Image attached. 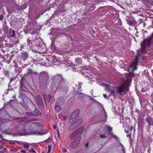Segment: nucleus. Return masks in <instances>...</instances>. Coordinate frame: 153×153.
Returning a JSON list of instances; mask_svg holds the SVG:
<instances>
[{
	"mask_svg": "<svg viewBox=\"0 0 153 153\" xmlns=\"http://www.w3.org/2000/svg\"><path fill=\"white\" fill-rule=\"evenodd\" d=\"M3 40L2 38L0 36V42L2 41Z\"/></svg>",
	"mask_w": 153,
	"mask_h": 153,
	"instance_id": "4d7b16f0",
	"label": "nucleus"
},
{
	"mask_svg": "<svg viewBox=\"0 0 153 153\" xmlns=\"http://www.w3.org/2000/svg\"><path fill=\"white\" fill-rule=\"evenodd\" d=\"M73 122L71 125L69 126L68 128V130L69 131H72L74 130L75 129H76L77 127H78Z\"/></svg>",
	"mask_w": 153,
	"mask_h": 153,
	"instance_id": "9b49d317",
	"label": "nucleus"
},
{
	"mask_svg": "<svg viewBox=\"0 0 153 153\" xmlns=\"http://www.w3.org/2000/svg\"><path fill=\"white\" fill-rule=\"evenodd\" d=\"M31 113H32V112H28L27 113V114L28 115H31Z\"/></svg>",
	"mask_w": 153,
	"mask_h": 153,
	"instance_id": "603ef678",
	"label": "nucleus"
},
{
	"mask_svg": "<svg viewBox=\"0 0 153 153\" xmlns=\"http://www.w3.org/2000/svg\"><path fill=\"white\" fill-rule=\"evenodd\" d=\"M79 111V109H76L73 112L71 116V118L72 119H75L78 115Z\"/></svg>",
	"mask_w": 153,
	"mask_h": 153,
	"instance_id": "6e6552de",
	"label": "nucleus"
},
{
	"mask_svg": "<svg viewBox=\"0 0 153 153\" xmlns=\"http://www.w3.org/2000/svg\"><path fill=\"white\" fill-rule=\"evenodd\" d=\"M27 69L28 70V72L29 73L32 72L33 70L30 68H27Z\"/></svg>",
	"mask_w": 153,
	"mask_h": 153,
	"instance_id": "c9c22d12",
	"label": "nucleus"
},
{
	"mask_svg": "<svg viewBox=\"0 0 153 153\" xmlns=\"http://www.w3.org/2000/svg\"><path fill=\"white\" fill-rule=\"evenodd\" d=\"M126 8L125 9V10L127 9L126 10L127 12H125V15H126V17L128 19H126L127 20H130L132 19H133L132 16V15L130 13V8L129 7L128 5H127L126 6Z\"/></svg>",
	"mask_w": 153,
	"mask_h": 153,
	"instance_id": "39448f33",
	"label": "nucleus"
},
{
	"mask_svg": "<svg viewBox=\"0 0 153 153\" xmlns=\"http://www.w3.org/2000/svg\"><path fill=\"white\" fill-rule=\"evenodd\" d=\"M27 44L30 48H33L36 46L33 40H30L28 39L27 40Z\"/></svg>",
	"mask_w": 153,
	"mask_h": 153,
	"instance_id": "9d476101",
	"label": "nucleus"
},
{
	"mask_svg": "<svg viewBox=\"0 0 153 153\" xmlns=\"http://www.w3.org/2000/svg\"><path fill=\"white\" fill-rule=\"evenodd\" d=\"M105 117L106 118H107V114H106V112H105Z\"/></svg>",
	"mask_w": 153,
	"mask_h": 153,
	"instance_id": "bf43d9fd",
	"label": "nucleus"
},
{
	"mask_svg": "<svg viewBox=\"0 0 153 153\" xmlns=\"http://www.w3.org/2000/svg\"><path fill=\"white\" fill-rule=\"evenodd\" d=\"M6 148H4V149H3V150H6Z\"/></svg>",
	"mask_w": 153,
	"mask_h": 153,
	"instance_id": "69168bd1",
	"label": "nucleus"
},
{
	"mask_svg": "<svg viewBox=\"0 0 153 153\" xmlns=\"http://www.w3.org/2000/svg\"><path fill=\"white\" fill-rule=\"evenodd\" d=\"M153 44V32L151 36L144 39L140 44L141 51L142 53H143L146 49V46H149Z\"/></svg>",
	"mask_w": 153,
	"mask_h": 153,
	"instance_id": "f03ea898",
	"label": "nucleus"
},
{
	"mask_svg": "<svg viewBox=\"0 0 153 153\" xmlns=\"http://www.w3.org/2000/svg\"><path fill=\"white\" fill-rule=\"evenodd\" d=\"M2 110V108H1V109H0V114H1V110Z\"/></svg>",
	"mask_w": 153,
	"mask_h": 153,
	"instance_id": "680f3d73",
	"label": "nucleus"
},
{
	"mask_svg": "<svg viewBox=\"0 0 153 153\" xmlns=\"http://www.w3.org/2000/svg\"><path fill=\"white\" fill-rule=\"evenodd\" d=\"M24 129L22 127H17L16 130L19 131H24Z\"/></svg>",
	"mask_w": 153,
	"mask_h": 153,
	"instance_id": "a878e982",
	"label": "nucleus"
},
{
	"mask_svg": "<svg viewBox=\"0 0 153 153\" xmlns=\"http://www.w3.org/2000/svg\"><path fill=\"white\" fill-rule=\"evenodd\" d=\"M127 137H129L130 139H131V136L129 134L127 135Z\"/></svg>",
	"mask_w": 153,
	"mask_h": 153,
	"instance_id": "6e6d98bb",
	"label": "nucleus"
},
{
	"mask_svg": "<svg viewBox=\"0 0 153 153\" xmlns=\"http://www.w3.org/2000/svg\"><path fill=\"white\" fill-rule=\"evenodd\" d=\"M4 74L5 76L8 77L9 76V71L7 70L4 71Z\"/></svg>",
	"mask_w": 153,
	"mask_h": 153,
	"instance_id": "b1692460",
	"label": "nucleus"
},
{
	"mask_svg": "<svg viewBox=\"0 0 153 153\" xmlns=\"http://www.w3.org/2000/svg\"><path fill=\"white\" fill-rule=\"evenodd\" d=\"M146 90L144 88H143L141 91V92H146Z\"/></svg>",
	"mask_w": 153,
	"mask_h": 153,
	"instance_id": "e433bc0d",
	"label": "nucleus"
},
{
	"mask_svg": "<svg viewBox=\"0 0 153 153\" xmlns=\"http://www.w3.org/2000/svg\"><path fill=\"white\" fill-rule=\"evenodd\" d=\"M55 109V110L58 111H60L61 109V108L58 105H56Z\"/></svg>",
	"mask_w": 153,
	"mask_h": 153,
	"instance_id": "393cba45",
	"label": "nucleus"
},
{
	"mask_svg": "<svg viewBox=\"0 0 153 153\" xmlns=\"http://www.w3.org/2000/svg\"><path fill=\"white\" fill-rule=\"evenodd\" d=\"M89 142H88L85 144V146L87 147H88V146H89Z\"/></svg>",
	"mask_w": 153,
	"mask_h": 153,
	"instance_id": "49530a36",
	"label": "nucleus"
},
{
	"mask_svg": "<svg viewBox=\"0 0 153 153\" xmlns=\"http://www.w3.org/2000/svg\"><path fill=\"white\" fill-rule=\"evenodd\" d=\"M51 138L49 137L47 140H45L43 141L44 142L49 143L51 142Z\"/></svg>",
	"mask_w": 153,
	"mask_h": 153,
	"instance_id": "bb28decb",
	"label": "nucleus"
},
{
	"mask_svg": "<svg viewBox=\"0 0 153 153\" xmlns=\"http://www.w3.org/2000/svg\"><path fill=\"white\" fill-rule=\"evenodd\" d=\"M29 151L33 153L36 152V151H35V150L33 148H31V150H29Z\"/></svg>",
	"mask_w": 153,
	"mask_h": 153,
	"instance_id": "ea45409f",
	"label": "nucleus"
},
{
	"mask_svg": "<svg viewBox=\"0 0 153 153\" xmlns=\"http://www.w3.org/2000/svg\"><path fill=\"white\" fill-rule=\"evenodd\" d=\"M118 93L122 94L124 91V81H123L122 84L117 88Z\"/></svg>",
	"mask_w": 153,
	"mask_h": 153,
	"instance_id": "1a4fd4ad",
	"label": "nucleus"
},
{
	"mask_svg": "<svg viewBox=\"0 0 153 153\" xmlns=\"http://www.w3.org/2000/svg\"><path fill=\"white\" fill-rule=\"evenodd\" d=\"M103 97L105 98H107V94H103Z\"/></svg>",
	"mask_w": 153,
	"mask_h": 153,
	"instance_id": "8fccbe9b",
	"label": "nucleus"
},
{
	"mask_svg": "<svg viewBox=\"0 0 153 153\" xmlns=\"http://www.w3.org/2000/svg\"><path fill=\"white\" fill-rule=\"evenodd\" d=\"M28 103H29L31 105L33 103L32 102L30 99H29V98H28Z\"/></svg>",
	"mask_w": 153,
	"mask_h": 153,
	"instance_id": "72a5a7b5",
	"label": "nucleus"
},
{
	"mask_svg": "<svg viewBox=\"0 0 153 153\" xmlns=\"http://www.w3.org/2000/svg\"><path fill=\"white\" fill-rule=\"evenodd\" d=\"M15 35V31L14 30H12V33L11 35V36L12 37H13Z\"/></svg>",
	"mask_w": 153,
	"mask_h": 153,
	"instance_id": "c85d7f7f",
	"label": "nucleus"
},
{
	"mask_svg": "<svg viewBox=\"0 0 153 153\" xmlns=\"http://www.w3.org/2000/svg\"><path fill=\"white\" fill-rule=\"evenodd\" d=\"M36 99L37 102H39L41 103H43V100L40 96H36Z\"/></svg>",
	"mask_w": 153,
	"mask_h": 153,
	"instance_id": "412c9836",
	"label": "nucleus"
},
{
	"mask_svg": "<svg viewBox=\"0 0 153 153\" xmlns=\"http://www.w3.org/2000/svg\"><path fill=\"white\" fill-rule=\"evenodd\" d=\"M138 121V123L140 126H144V121L142 118H139Z\"/></svg>",
	"mask_w": 153,
	"mask_h": 153,
	"instance_id": "aec40b11",
	"label": "nucleus"
},
{
	"mask_svg": "<svg viewBox=\"0 0 153 153\" xmlns=\"http://www.w3.org/2000/svg\"><path fill=\"white\" fill-rule=\"evenodd\" d=\"M18 150V149L16 148H13L10 149V151L15 152Z\"/></svg>",
	"mask_w": 153,
	"mask_h": 153,
	"instance_id": "cd10ccee",
	"label": "nucleus"
},
{
	"mask_svg": "<svg viewBox=\"0 0 153 153\" xmlns=\"http://www.w3.org/2000/svg\"><path fill=\"white\" fill-rule=\"evenodd\" d=\"M54 78L57 81L62 80L63 79L62 76L60 74H57L54 76Z\"/></svg>",
	"mask_w": 153,
	"mask_h": 153,
	"instance_id": "a211bd4d",
	"label": "nucleus"
},
{
	"mask_svg": "<svg viewBox=\"0 0 153 153\" xmlns=\"http://www.w3.org/2000/svg\"><path fill=\"white\" fill-rule=\"evenodd\" d=\"M62 151L63 152L66 153L67 152V150L65 149H62Z\"/></svg>",
	"mask_w": 153,
	"mask_h": 153,
	"instance_id": "4c0bfd02",
	"label": "nucleus"
},
{
	"mask_svg": "<svg viewBox=\"0 0 153 153\" xmlns=\"http://www.w3.org/2000/svg\"><path fill=\"white\" fill-rule=\"evenodd\" d=\"M111 94H112L113 95H115V92L113 90L111 92Z\"/></svg>",
	"mask_w": 153,
	"mask_h": 153,
	"instance_id": "37998d69",
	"label": "nucleus"
},
{
	"mask_svg": "<svg viewBox=\"0 0 153 153\" xmlns=\"http://www.w3.org/2000/svg\"><path fill=\"white\" fill-rule=\"evenodd\" d=\"M139 50L138 51V53H139Z\"/></svg>",
	"mask_w": 153,
	"mask_h": 153,
	"instance_id": "774afa93",
	"label": "nucleus"
},
{
	"mask_svg": "<svg viewBox=\"0 0 153 153\" xmlns=\"http://www.w3.org/2000/svg\"><path fill=\"white\" fill-rule=\"evenodd\" d=\"M15 135H23V134H22V133H19V134H15Z\"/></svg>",
	"mask_w": 153,
	"mask_h": 153,
	"instance_id": "5fc2aeb1",
	"label": "nucleus"
},
{
	"mask_svg": "<svg viewBox=\"0 0 153 153\" xmlns=\"http://www.w3.org/2000/svg\"><path fill=\"white\" fill-rule=\"evenodd\" d=\"M20 152L22 153H26V152L24 150H20Z\"/></svg>",
	"mask_w": 153,
	"mask_h": 153,
	"instance_id": "a18cd8bd",
	"label": "nucleus"
},
{
	"mask_svg": "<svg viewBox=\"0 0 153 153\" xmlns=\"http://www.w3.org/2000/svg\"><path fill=\"white\" fill-rule=\"evenodd\" d=\"M3 19V16L2 15H0V21L2 20Z\"/></svg>",
	"mask_w": 153,
	"mask_h": 153,
	"instance_id": "79ce46f5",
	"label": "nucleus"
},
{
	"mask_svg": "<svg viewBox=\"0 0 153 153\" xmlns=\"http://www.w3.org/2000/svg\"><path fill=\"white\" fill-rule=\"evenodd\" d=\"M136 61H137V63L135 62H133L130 65V68H131L132 69L131 71L133 72L134 70L137 69V65L138 61L137 59H136Z\"/></svg>",
	"mask_w": 153,
	"mask_h": 153,
	"instance_id": "ddd939ff",
	"label": "nucleus"
},
{
	"mask_svg": "<svg viewBox=\"0 0 153 153\" xmlns=\"http://www.w3.org/2000/svg\"><path fill=\"white\" fill-rule=\"evenodd\" d=\"M127 23L130 26H134L137 24L136 22L133 19L130 20L126 19Z\"/></svg>",
	"mask_w": 153,
	"mask_h": 153,
	"instance_id": "4468645a",
	"label": "nucleus"
},
{
	"mask_svg": "<svg viewBox=\"0 0 153 153\" xmlns=\"http://www.w3.org/2000/svg\"><path fill=\"white\" fill-rule=\"evenodd\" d=\"M40 76L43 77L42 81L44 82H46L49 77L48 73L46 72H42L40 73Z\"/></svg>",
	"mask_w": 153,
	"mask_h": 153,
	"instance_id": "423d86ee",
	"label": "nucleus"
},
{
	"mask_svg": "<svg viewBox=\"0 0 153 153\" xmlns=\"http://www.w3.org/2000/svg\"><path fill=\"white\" fill-rule=\"evenodd\" d=\"M83 122V120L82 119H79L75 120L74 123L77 125V126L79 127L80 125H81Z\"/></svg>",
	"mask_w": 153,
	"mask_h": 153,
	"instance_id": "2eb2a0df",
	"label": "nucleus"
},
{
	"mask_svg": "<svg viewBox=\"0 0 153 153\" xmlns=\"http://www.w3.org/2000/svg\"><path fill=\"white\" fill-rule=\"evenodd\" d=\"M81 137H77L74 141L71 143L70 147L72 149L76 148L78 146Z\"/></svg>",
	"mask_w": 153,
	"mask_h": 153,
	"instance_id": "20e7f679",
	"label": "nucleus"
},
{
	"mask_svg": "<svg viewBox=\"0 0 153 153\" xmlns=\"http://www.w3.org/2000/svg\"><path fill=\"white\" fill-rule=\"evenodd\" d=\"M53 129H55L56 128V126L55 125H53Z\"/></svg>",
	"mask_w": 153,
	"mask_h": 153,
	"instance_id": "864d4df0",
	"label": "nucleus"
},
{
	"mask_svg": "<svg viewBox=\"0 0 153 153\" xmlns=\"http://www.w3.org/2000/svg\"><path fill=\"white\" fill-rule=\"evenodd\" d=\"M132 127H131V128L130 129V130H132Z\"/></svg>",
	"mask_w": 153,
	"mask_h": 153,
	"instance_id": "338daca9",
	"label": "nucleus"
},
{
	"mask_svg": "<svg viewBox=\"0 0 153 153\" xmlns=\"http://www.w3.org/2000/svg\"><path fill=\"white\" fill-rule=\"evenodd\" d=\"M112 137H113L114 139H115L116 140H118V138L116 135H113L112 136Z\"/></svg>",
	"mask_w": 153,
	"mask_h": 153,
	"instance_id": "a19ab883",
	"label": "nucleus"
},
{
	"mask_svg": "<svg viewBox=\"0 0 153 153\" xmlns=\"http://www.w3.org/2000/svg\"><path fill=\"white\" fill-rule=\"evenodd\" d=\"M16 102V100H10L9 102H8V103H4V106H7L8 104H10L11 105H12V104H11L12 102Z\"/></svg>",
	"mask_w": 153,
	"mask_h": 153,
	"instance_id": "5701e85b",
	"label": "nucleus"
},
{
	"mask_svg": "<svg viewBox=\"0 0 153 153\" xmlns=\"http://www.w3.org/2000/svg\"><path fill=\"white\" fill-rule=\"evenodd\" d=\"M128 71L129 73H127L125 76V95L127 94L125 91H128L129 87L131 82L132 79L135 76V74L134 72L132 71L130 72V69L128 70Z\"/></svg>",
	"mask_w": 153,
	"mask_h": 153,
	"instance_id": "f257e3e1",
	"label": "nucleus"
},
{
	"mask_svg": "<svg viewBox=\"0 0 153 153\" xmlns=\"http://www.w3.org/2000/svg\"><path fill=\"white\" fill-rule=\"evenodd\" d=\"M35 129L33 130H29V132L30 134H36L38 135H43L45 134L46 133H43L41 131L40 128L37 126L35 127Z\"/></svg>",
	"mask_w": 153,
	"mask_h": 153,
	"instance_id": "7ed1b4c3",
	"label": "nucleus"
},
{
	"mask_svg": "<svg viewBox=\"0 0 153 153\" xmlns=\"http://www.w3.org/2000/svg\"><path fill=\"white\" fill-rule=\"evenodd\" d=\"M31 115L32 116H37V115H36V114L34 113H31Z\"/></svg>",
	"mask_w": 153,
	"mask_h": 153,
	"instance_id": "c03bdc74",
	"label": "nucleus"
},
{
	"mask_svg": "<svg viewBox=\"0 0 153 153\" xmlns=\"http://www.w3.org/2000/svg\"><path fill=\"white\" fill-rule=\"evenodd\" d=\"M112 130V128L110 126H109L107 129V130L109 132L111 131Z\"/></svg>",
	"mask_w": 153,
	"mask_h": 153,
	"instance_id": "2f4dec72",
	"label": "nucleus"
},
{
	"mask_svg": "<svg viewBox=\"0 0 153 153\" xmlns=\"http://www.w3.org/2000/svg\"><path fill=\"white\" fill-rule=\"evenodd\" d=\"M146 121L149 125L150 126H153V118L151 116L148 115L146 118Z\"/></svg>",
	"mask_w": 153,
	"mask_h": 153,
	"instance_id": "0eeeda50",
	"label": "nucleus"
},
{
	"mask_svg": "<svg viewBox=\"0 0 153 153\" xmlns=\"http://www.w3.org/2000/svg\"><path fill=\"white\" fill-rule=\"evenodd\" d=\"M135 111L136 112H137V113H140L139 110L138 109H136L135 110Z\"/></svg>",
	"mask_w": 153,
	"mask_h": 153,
	"instance_id": "3c124183",
	"label": "nucleus"
},
{
	"mask_svg": "<svg viewBox=\"0 0 153 153\" xmlns=\"http://www.w3.org/2000/svg\"><path fill=\"white\" fill-rule=\"evenodd\" d=\"M57 136L58 137H60V133L59 132V130H58V129L57 130Z\"/></svg>",
	"mask_w": 153,
	"mask_h": 153,
	"instance_id": "09e8293b",
	"label": "nucleus"
},
{
	"mask_svg": "<svg viewBox=\"0 0 153 153\" xmlns=\"http://www.w3.org/2000/svg\"><path fill=\"white\" fill-rule=\"evenodd\" d=\"M78 133V130H76L73 132L70 136V139H73L75 137Z\"/></svg>",
	"mask_w": 153,
	"mask_h": 153,
	"instance_id": "dca6fc26",
	"label": "nucleus"
},
{
	"mask_svg": "<svg viewBox=\"0 0 153 153\" xmlns=\"http://www.w3.org/2000/svg\"><path fill=\"white\" fill-rule=\"evenodd\" d=\"M100 137L101 138H107V136H106L105 134H101L100 135Z\"/></svg>",
	"mask_w": 153,
	"mask_h": 153,
	"instance_id": "473e14b6",
	"label": "nucleus"
},
{
	"mask_svg": "<svg viewBox=\"0 0 153 153\" xmlns=\"http://www.w3.org/2000/svg\"><path fill=\"white\" fill-rule=\"evenodd\" d=\"M34 111L36 113L40 115H41L42 114V113L37 109H35Z\"/></svg>",
	"mask_w": 153,
	"mask_h": 153,
	"instance_id": "c756f323",
	"label": "nucleus"
},
{
	"mask_svg": "<svg viewBox=\"0 0 153 153\" xmlns=\"http://www.w3.org/2000/svg\"><path fill=\"white\" fill-rule=\"evenodd\" d=\"M3 152L1 150H0V153H2Z\"/></svg>",
	"mask_w": 153,
	"mask_h": 153,
	"instance_id": "0e129e2a",
	"label": "nucleus"
},
{
	"mask_svg": "<svg viewBox=\"0 0 153 153\" xmlns=\"http://www.w3.org/2000/svg\"><path fill=\"white\" fill-rule=\"evenodd\" d=\"M28 56V53L27 52L23 51L22 53L21 57L24 61L26 60Z\"/></svg>",
	"mask_w": 153,
	"mask_h": 153,
	"instance_id": "f8f14e48",
	"label": "nucleus"
},
{
	"mask_svg": "<svg viewBox=\"0 0 153 153\" xmlns=\"http://www.w3.org/2000/svg\"><path fill=\"white\" fill-rule=\"evenodd\" d=\"M36 46H37L39 45L40 42V39L39 38H36L33 39Z\"/></svg>",
	"mask_w": 153,
	"mask_h": 153,
	"instance_id": "4be33fe9",
	"label": "nucleus"
},
{
	"mask_svg": "<svg viewBox=\"0 0 153 153\" xmlns=\"http://www.w3.org/2000/svg\"><path fill=\"white\" fill-rule=\"evenodd\" d=\"M51 96L50 94L48 95L45 97L44 99L45 103L46 102H50L51 99Z\"/></svg>",
	"mask_w": 153,
	"mask_h": 153,
	"instance_id": "f3484780",
	"label": "nucleus"
},
{
	"mask_svg": "<svg viewBox=\"0 0 153 153\" xmlns=\"http://www.w3.org/2000/svg\"><path fill=\"white\" fill-rule=\"evenodd\" d=\"M4 78L3 77H0V83H1L4 80Z\"/></svg>",
	"mask_w": 153,
	"mask_h": 153,
	"instance_id": "58836bf2",
	"label": "nucleus"
},
{
	"mask_svg": "<svg viewBox=\"0 0 153 153\" xmlns=\"http://www.w3.org/2000/svg\"><path fill=\"white\" fill-rule=\"evenodd\" d=\"M4 147L3 146H2L0 145V149L2 150L3 149H4Z\"/></svg>",
	"mask_w": 153,
	"mask_h": 153,
	"instance_id": "de8ad7c7",
	"label": "nucleus"
},
{
	"mask_svg": "<svg viewBox=\"0 0 153 153\" xmlns=\"http://www.w3.org/2000/svg\"><path fill=\"white\" fill-rule=\"evenodd\" d=\"M108 134H110L111 135V136L112 137V136L114 135L112 133H111V132H109V133Z\"/></svg>",
	"mask_w": 153,
	"mask_h": 153,
	"instance_id": "13d9d810",
	"label": "nucleus"
},
{
	"mask_svg": "<svg viewBox=\"0 0 153 153\" xmlns=\"http://www.w3.org/2000/svg\"><path fill=\"white\" fill-rule=\"evenodd\" d=\"M48 152H50V151L51 150V146L50 145H49L48 146Z\"/></svg>",
	"mask_w": 153,
	"mask_h": 153,
	"instance_id": "f704fd0d",
	"label": "nucleus"
},
{
	"mask_svg": "<svg viewBox=\"0 0 153 153\" xmlns=\"http://www.w3.org/2000/svg\"><path fill=\"white\" fill-rule=\"evenodd\" d=\"M20 88H22V84H21V83H20Z\"/></svg>",
	"mask_w": 153,
	"mask_h": 153,
	"instance_id": "e2e57ef3",
	"label": "nucleus"
},
{
	"mask_svg": "<svg viewBox=\"0 0 153 153\" xmlns=\"http://www.w3.org/2000/svg\"><path fill=\"white\" fill-rule=\"evenodd\" d=\"M82 59L81 58H77L75 59V62L78 65H80L82 63Z\"/></svg>",
	"mask_w": 153,
	"mask_h": 153,
	"instance_id": "6ab92c4d",
	"label": "nucleus"
},
{
	"mask_svg": "<svg viewBox=\"0 0 153 153\" xmlns=\"http://www.w3.org/2000/svg\"><path fill=\"white\" fill-rule=\"evenodd\" d=\"M23 146L26 149H28L29 147V145L28 144H23Z\"/></svg>",
	"mask_w": 153,
	"mask_h": 153,
	"instance_id": "7c9ffc66",
	"label": "nucleus"
},
{
	"mask_svg": "<svg viewBox=\"0 0 153 153\" xmlns=\"http://www.w3.org/2000/svg\"><path fill=\"white\" fill-rule=\"evenodd\" d=\"M7 62L8 63H9L11 62V60H9L8 61H7Z\"/></svg>",
	"mask_w": 153,
	"mask_h": 153,
	"instance_id": "052dcab7",
	"label": "nucleus"
}]
</instances>
